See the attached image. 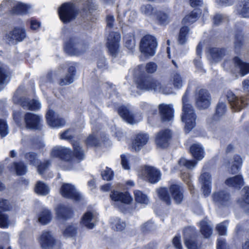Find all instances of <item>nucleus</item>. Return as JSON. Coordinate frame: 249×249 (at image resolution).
I'll return each mask as SVG.
<instances>
[{
  "label": "nucleus",
  "mask_w": 249,
  "mask_h": 249,
  "mask_svg": "<svg viewBox=\"0 0 249 249\" xmlns=\"http://www.w3.org/2000/svg\"><path fill=\"white\" fill-rule=\"evenodd\" d=\"M7 8L13 14L23 15L26 14L29 9V7L21 2L14 0L3 1L0 5V12L2 8Z\"/></svg>",
  "instance_id": "1a4fd4ad"
},
{
  "label": "nucleus",
  "mask_w": 249,
  "mask_h": 249,
  "mask_svg": "<svg viewBox=\"0 0 249 249\" xmlns=\"http://www.w3.org/2000/svg\"><path fill=\"white\" fill-rule=\"evenodd\" d=\"M170 191L175 202L180 203L183 199L182 188L178 185H172L170 188Z\"/></svg>",
  "instance_id": "2f4dec72"
},
{
  "label": "nucleus",
  "mask_w": 249,
  "mask_h": 249,
  "mask_svg": "<svg viewBox=\"0 0 249 249\" xmlns=\"http://www.w3.org/2000/svg\"><path fill=\"white\" fill-rule=\"evenodd\" d=\"M76 2L82 5V10L83 13H85L86 16H88L95 7L92 0H76Z\"/></svg>",
  "instance_id": "e433bc0d"
},
{
  "label": "nucleus",
  "mask_w": 249,
  "mask_h": 249,
  "mask_svg": "<svg viewBox=\"0 0 249 249\" xmlns=\"http://www.w3.org/2000/svg\"><path fill=\"white\" fill-rule=\"evenodd\" d=\"M243 160L238 155H234L232 159L229 162L228 167L230 168V172L232 174L237 173L241 168Z\"/></svg>",
  "instance_id": "7c9ffc66"
},
{
  "label": "nucleus",
  "mask_w": 249,
  "mask_h": 249,
  "mask_svg": "<svg viewBox=\"0 0 249 249\" xmlns=\"http://www.w3.org/2000/svg\"><path fill=\"white\" fill-rule=\"evenodd\" d=\"M6 37L9 41H21L26 37L25 31L22 28H15L7 35Z\"/></svg>",
  "instance_id": "bb28decb"
},
{
  "label": "nucleus",
  "mask_w": 249,
  "mask_h": 249,
  "mask_svg": "<svg viewBox=\"0 0 249 249\" xmlns=\"http://www.w3.org/2000/svg\"><path fill=\"white\" fill-rule=\"evenodd\" d=\"M140 11L142 14L149 18L153 17L156 12L150 4L142 5L140 8Z\"/></svg>",
  "instance_id": "de8ad7c7"
},
{
  "label": "nucleus",
  "mask_w": 249,
  "mask_h": 249,
  "mask_svg": "<svg viewBox=\"0 0 249 249\" xmlns=\"http://www.w3.org/2000/svg\"><path fill=\"white\" fill-rule=\"evenodd\" d=\"M46 117L48 124L52 127H60L65 124V120L60 118L53 110H49Z\"/></svg>",
  "instance_id": "412c9836"
},
{
  "label": "nucleus",
  "mask_w": 249,
  "mask_h": 249,
  "mask_svg": "<svg viewBox=\"0 0 249 249\" xmlns=\"http://www.w3.org/2000/svg\"><path fill=\"white\" fill-rule=\"evenodd\" d=\"M226 96L231 108L235 111H240L248 104L245 98H239L230 90L227 91Z\"/></svg>",
  "instance_id": "4468645a"
},
{
  "label": "nucleus",
  "mask_w": 249,
  "mask_h": 249,
  "mask_svg": "<svg viewBox=\"0 0 249 249\" xmlns=\"http://www.w3.org/2000/svg\"><path fill=\"white\" fill-rule=\"evenodd\" d=\"M14 166L18 175H24L27 172V168L22 162H15Z\"/></svg>",
  "instance_id": "5fc2aeb1"
},
{
  "label": "nucleus",
  "mask_w": 249,
  "mask_h": 249,
  "mask_svg": "<svg viewBox=\"0 0 249 249\" xmlns=\"http://www.w3.org/2000/svg\"><path fill=\"white\" fill-rule=\"evenodd\" d=\"M211 176L209 173L204 172L199 177V181L202 184V190L204 195L208 196L211 192Z\"/></svg>",
  "instance_id": "a878e982"
},
{
  "label": "nucleus",
  "mask_w": 249,
  "mask_h": 249,
  "mask_svg": "<svg viewBox=\"0 0 249 249\" xmlns=\"http://www.w3.org/2000/svg\"><path fill=\"white\" fill-rule=\"evenodd\" d=\"M130 156L128 154H122L121 156V164L123 168L125 170L130 169V164L129 163V159Z\"/></svg>",
  "instance_id": "052dcab7"
},
{
  "label": "nucleus",
  "mask_w": 249,
  "mask_h": 249,
  "mask_svg": "<svg viewBox=\"0 0 249 249\" xmlns=\"http://www.w3.org/2000/svg\"><path fill=\"white\" fill-rule=\"evenodd\" d=\"M160 198L165 202L167 205L171 203V199L166 188H161L157 190Z\"/></svg>",
  "instance_id": "49530a36"
},
{
  "label": "nucleus",
  "mask_w": 249,
  "mask_h": 249,
  "mask_svg": "<svg viewBox=\"0 0 249 249\" xmlns=\"http://www.w3.org/2000/svg\"><path fill=\"white\" fill-rule=\"evenodd\" d=\"M35 190L37 194L41 196H46L50 192L49 187L45 183L41 181H39L36 183Z\"/></svg>",
  "instance_id": "c03bdc74"
},
{
  "label": "nucleus",
  "mask_w": 249,
  "mask_h": 249,
  "mask_svg": "<svg viewBox=\"0 0 249 249\" xmlns=\"http://www.w3.org/2000/svg\"><path fill=\"white\" fill-rule=\"evenodd\" d=\"M157 23L162 25L167 24L170 21V18L168 15L161 11H157L154 15Z\"/></svg>",
  "instance_id": "a19ab883"
},
{
  "label": "nucleus",
  "mask_w": 249,
  "mask_h": 249,
  "mask_svg": "<svg viewBox=\"0 0 249 249\" xmlns=\"http://www.w3.org/2000/svg\"><path fill=\"white\" fill-rule=\"evenodd\" d=\"M214 202L218 205H226L230 200L229 194L224 191L215 192L213 195Z\"/></svg>",
  "instance_id": "c756f323"
},
{
  "label": "nucleus",
  "mask_w": 249,
  "mask_h": 249,
  "mask_svg": "<svg viewBox=\"0 0 249 249\" xmlns=\"http://www.w3.org/2000/svg\"><path fill=\"white\" fill-rule=\"evenodd\" d=\"M102 176L104 180H110L113 177V172L110 168L106 167V169L102 172Z\"/></svg>",
  "instance_id": "e2e57ef3"
},
{
  "label": "nucleus",
  "mask_w": 249,
  "mask_h": 249,
  "mask_svg": "<svg viewBox=\"0 0 249 249\" xmlns=\"http://www.w3.org/2000/svg\"><path fill=\"white\" fill-rule=\"evenodd\" d=\"M125 46L129 50L132 51L135 47V40L133 33H130L124 36Z\"/></svg>",
  "instance_id": "a18cd8bd"
},
{
  "label": "nucleus",
  "mask_w": 249,
  "mask_h": 249,
  "mask_svg": "<svg viewBox=\"0 0 249 249\" xmlns=\"http://www.w3.org/2000/svg\"><path fill=\"white\" fill-rule=\"evenodd\" d=\"M231 62L230 61H225L223 63L224 68L226 70H232L234 68L241 76H244L249 73V63L244 62L239 57L235 56L233 58L232 65H231Z\"/></svg>",
  "instance_id": "6e6552de"
},
{
  "label": "nucleus",
  "mask_w": 249,
  "mask_h": 249,
  "mask_svg": "<svg viewBox=\"0 0 249 249\" xmlns=\"http://www.w3.org/2000/svg\"><path fill=\"white\" fill-rule=\"evenodd\" d=\"M182 101L183 107L181 120L185 123V131L189 132L196 125V115L193 107L188 104L187 90L183 96Z\"/></svg>",
  "instance_id": "7ed1b4c3"
},
{
  "label": "nucleus",
  "mask_w": 249,
  "mask_h": 249,
  "mask_svg": "<svg viewBox=\"0 0 249 249\" xmlns=\"http://www.w3.org/2000/svg\"><path fill=\"white\" fill-rule=\"evenodd\" d=\"M75 68L73 66H70L65 77L62 79L59 83L61 86L70 84L73 82L74 75H75Z\"/></svg>",
  "instance_id": "4c0bfd02"
},
{
  "label": "nucleus",
  "mask_w": 249,
  "mask_h": 249,
  "mask_svg": "<svg viewBox=\"0 0 249 249\" xmlns=\"http://www.w3.org/2000/svg\"><path fill=\"white\" fill-rule=\"evenodd\" d=\"M244 44V37L242 34H237L235 36L234 47L236 50L240 49Z\"/></svg>",
  "instance_id": "680f3d73"
},
{
  "label": "nucleus",
  "mask_w": 249,
  "mask_h": 249,
  "mask_svg": "<svg viewBox=\"0 0 249 249\" xmlns=\"http://www.w3.org/2000/svg\"><path fill=\"white\" fill-rule=\"evenodd\" d=\"M225 184L230 187L240 188L244 185V181L241 175H237L232 178H228L226 180Z\"/></svg>",
  "instance_id": "72a5a7b5"
},
{
  "label": "nucleus",
  "mask_w": 249,
  "mask_h": 249,
  "mask_svg": "<svg viewBox=\"0 0 249 249\" xmlns=\"http://www.w3.org/2000/svg\"><path fill=\"white\" fill-rule=\"evenodd\" d=\"M201 13L198 10H194L189 14L186 15L182 19L183 24H190L195 22L200 17Z\"/></svg>",
  "instance_id": "58836bf2"
},
{
  "label": "nucleus",
  "mask_w": 249,
  "mask_h": 249,
  "mask_svg": "<svg viewBox=\"0 0 249 249\" xmlns=\"http://www.w3.org/2000/svg\"><path fill=\"white\" fill-rule=\"evenodd\" d=\"M216 2L221 6H228L233 4V0H216ZM236 13L244 18H249V0H238L236 5Z\"/></svg>",
  "instance_id": "39448f33"
},
{
  "label": "nucleus",
  "mask_w": 249,
  "mask_h": 249,
  "mask_svg": "<svg viewBox=\"0 0 249 249\" xmlns=\"http://www.w3.org/2000/svg\"><path fill=\"white\" fill-rule=\"evenodd\" d=\"M9 132L7 124L3 119H0V135L1 137L6 136Z\"/></svg>",
  "instance_id": "bf43d9fd"
},
{
  "label": "nucleus",
  "mask_w": 249,
  "mask_h": 249,
  "mask_svg": "<svg viewBox=\"0 0 249 249\" xmlns=\"http://www.w3.org/2000/svg\"><path fill=\"white\" fill-rule=\"evenodd\" d=\"M149 138V136L147 133H138L136 135V136L133 141L132 149L135 151H139L147 143Z\"/></svg>",
  "instance_id": "5701e85b"
},
{
  "label": "nucleus",
  "mask_w": 249,
  "mask_h": 249,
  "mask_svg": "<svg viewBox=\"0 0 249 249\" xmlns=\"http://www.w3.org/2000/svg\"><path fill=\"white\" fill-rule=\"evenodd\" d=\"M42 121L41 116L31 113H27L24 116V122L26 126L30 129H40Z\"/></svg>",
  "instance_id": "f3484780"
},
{
  "label": "nucleus",
  "mask_w": 249,
  "mask_h": 249,
  "mask_svg": "<svg viewBox=\"0 0 249 249\" xmlns=\"http://www.w3.org/2000/svg\"><path fill=\"white\" fill-rule=\"evenodd\" d=\"M171 138V133L170 130L167 129L161 130L156 136V143L160 147H166L168 145Z\"/></svg>",
  "instance_id": "4be33fe9"
},
{
  "label": "nucleus",
  "mask_w": 249,
  "mask_h": 249,
  "mask_svg": "<svg viewBox=\"0 0 249 249\" xmlns=\"http://www.w3.org/2000/svg\"><path fill=\"white\" fill-rule=\"evenodd\" d=\"M158 43L156 38L151 35H146L141 39L140 50L145 56H153L156 53Z\"/></svg>",
  "instance_id": "423d86ee"
},
{
  "label": "nucleus",
  "mask_w": 249,
  "mask_h": 249,
  "mask_svg": "<svg viewBox=\"0 0 249 249\" xmlns=\"http://www.w3.org/2000/svg\"><path fill=\"white\" fill-rule=\"evenodd\" d=\"M55 213L59 219H65L70 217L71 211L69 208L63 205H59L55 208Z\"/></svg>",
  "instance_id": "f704fd0d"
},
{
  "label": "nucleus",
  "mask_w": 249,
  "mask_h": 249,
  "mask_svg": "<svg viewBox=\"0 0 249 249\" xmlns=\"http://www.w3.org/2000/svg\"><path fill=\"white\" fill-rule=\"evenodd\" d=\"M77 226L76 225H71L67 226L63 231V234L66 237H73L77 233Z\"/></svg>",
  "instance_id": "3c124183"
},
{
  "label": "nucleus",
  "mask_w": 249,
  "mask_h": 249,
  "mask_svg": "<svg viewBox=\"0 0 249 249\" xmlns=\"http://www.w3.org/2000/svg\"><path fill=\"white\" fill-rule=\"evenodd\" d=\"M184 243L188 249H198V246L196 241V236L194 229L191 227L184 229Z\"/></svg>",
  "instance_id": "aec40b11"
},
{
  "label": "nucleus",
  "mask_w": 249,
  "mask_h": 249,
  "mask_svg": "<svg viewBox=\"0 0 249 249\" xmlns=\"http://www.w3.org/2000/svg\"><path fill=\"white\" fill-rule=\"evenodd\" d=\"M134 197L136 202L141 204L147 205L149 203V198L146 195L139 190L134 192Z\"/></svg>",
  "instance_id": "79ce46f5"
},
{
  "label": "nucleus",
  "mask_w": 249,
  "mask_h": 249,
  "mask_svg": "<svg viewBox=\"0 0 249 249\" xmlns=\"http://www.w3.org/2000/svg\"><path fill=\"white\" fill-rule=\"evenodd\" d=\"M60 19L64 23H68L75 18L76 11L75 5L71 3H65L61 5L58 10Z\"/></svg>",
  "instance_id": "9d476101"
},
{
  "label": "nucleus",
  "mask_w": 249,
  "mask_h": 249,
  "mask_svg": "<svg viewBox=\"0 0 249 249\" xmlns=\"http://www.w3.org/2000/svg\"><path fill=\"white\" fill-rule=\"evenodd\" d=\"M190 151L193 157L197 160H201L204 157V148L199 143L193 144Z\"/></svg>",
  "instance_id": "473e14b6"
},
{
  "label": "nucleus",
  "mask_w": 249,
  "mask_h": 249,
  "mask_svg": "<svg viewBox=\"0 0 249 249\" xmlns=\"http://www.w3.org/2000/svg\"><path fill=\"white\" fill-rule=\"evenodd\" d=\"M110 197L114 202L113 205L117 207L119 204H130L133 200L128 193H123L115 190L111 192Z\"/></svg>",
  "instance_id": "ddd939ff"
},
{
  "label": "nucleus",
  "mask_w": 249,
  "mask_h": 249,
  "mask_svg": "<svg viewBox=\"0 0 249 249\" xmlns=\"http://www.w3.org/2000/svg\"><path fill=\"white\" fill-rule=\"evenodd\" d=\"M121 35L117 32H111L107 36V46L109 53L113 56H116L119 52Z\"/></svg>",
  "instance_id": "f8f14e48"
},
{
  "label": "nucleus",
  "mask_w": 249,
  "mask_h": 249,
  "mask_svg": "<svg viewBox=\"0 0 249 249\" xmlns=\"http://www.w3.org/2000/svg\"><path fill=\"white\" fill-rule=\"evenodd\" d=\"M60 192L63 197L75 201L80 200L82 197L75 187L71 184H63L61 186Z\"/></svg>",
  "instance_id": "dca6fc26"
},
{
  "label": "nucleus",
  "mask_w": 249,
  "mask_h": 249,
  "mask_svg": "<svg viewBox=\"0 0 249 249\" xmlns=\"http://www.w3.org/2000/svg\"><path fill=\"white\" fill-rule=\"evenodd\" d=\"M207 52L209 53V59L212 62H219L226 54L224 49L217 48H210Z\"/></svg>",
  "instance_id": "cd10ccee"
},
{
  "label": "nucleus",
  "mask_w": 249,
  "mask_h": 249,
  "mask_svg": "<svg viewBox=\"0 0 249 249\" xmlns=\"http://www.w3.org/2000/svg\"><path fill=\"white\" fill-rule=\"evenodd\" d=\"M73 146V154L69 148L61 146H56L51 151L52 157L58 158L62 161L70 164L68 167H63L65 170H71L72 168V164L80 162L84 158V152L79 143H74Z\"/></svg>",
  "instance_id": "f257e3e1"
},
{
  "label": "nucleus",
  "mask_w": 249,
  "mask_h": 249,
  "mask_svg": "<svg viewBox=\"0 0 249 249\" xmlns=\"http://www.w3.org/2000/svg\"><path fill=\"white\" fill-rule=\"evenodd\" d=\"M38 241L43 249L58 248L60 245L59 241L54 238L51 232L46 231L38 237Z\"/></svg>",
  "instance_id": "9b49d317"
},
{
  "label": "nucleus",
  "mask_w": 249,
  "mask_h": 249,
  "mask_svg": "<svg viewBox=\"0 0 249 249\" xmlns=\"http://www.w3.org/2000/svg\"><path fill=\"white\" fill-rule=\"evenodd\" d=\"M52 218L50 211L46 208H43L38 215V221L43 225H46L49 223Z\"/></svg>",
  "instance_id": "ea45409f"
},
{
  "label": "nucleus",
  "mask_w": 249,
  "mask_h": 249,
  "mask_svg": "<svg viewBox=\"0 0 249 249\" xmlns=\"http://www.w3.org/2000/svg\"><path fill=\"white\" fill-rule=\"evenodd\" d=\"M196 104L201 109L208 108L211 104V97L207 90L202 89L196 96Z\"/></svg>",
  "instance_id": "6ab92c4d"
},
{
  "label": "nucleus",
  "mask_w": 249,
  "mask_h": 249,
  "mask_svg": "<svg viewBox=\"0 0 249 249\" xmlns=\"http://www.w3.org/2000/svg\"><path fill=\"white\" fill-rule=\"evenodd\" d=\"M144 67L140 65L134 70V75L137 88L142 90H153L167 94L161 84L150 77L144 76Z\"/></svg>",
  "instance_id": "f03ea898"
},
{
  "label": "nucleus",
  "mask_w": 249,
  "mask_h": 249,
  "mask_svg": "<svg viewBox=\"0 0 249 249\" xmlns=\"http://www.w3.org/2000/svg\"><path fill=\"white\" fill-rule=\"evenodd\" d=\"M118 112L124 120L131 124H135L142 120L141 115L139 114H132L124 106L119 107Z\"/></svg>",
  "instance_id": "2eb2a0df"
},
{
  "label": "nucleus",
  "mask_w": 249,
  "mask_h": 249,
  "mask_svg": "<svg viewBox=\"0 0 249 249\" xmlns=\"http://www.w3.org/2000/svg\"><path fill=\"white\" fill-rule=\"evenodd\" d=\"M228 222L226 221L221 222L216 227V230L219 235H225L227 234V228Z\"/></svg>",
  "instance_id": "13d9d810"
},
{
  "label": "nucleus",
  "mask_w": 249,
  "mask_h": 249,
  "mask_svg": "<svg viewBox=\"0 0 249 249\" xmlns=\"http://www.w3.org/2000/svg\"><path fill=\"white\" fill-rule=\"evenodd\" d=\"M21 88H19L15 93L13 100L15 104L21 106L24 109L31 110H38L41 108V103L36 99L30 100L29 98L21 97Z\"/></svg>",
  "instance_id": "20e7f679"
},
{
  "label": "nucleus",
  "mask_w": 249,
  "mask_h": 249,
  "mask_svg": "<svg viewBox=\"0 0 249 249\" xmlns=\"http://www.w3.org/2000/svg\"><path fill=\"white\" fill-rule=\"evenodd\" d=\"M159 112L162 120L171 121L174 117V110L172 105L161 104L159 106Z\"/></svg>",
  "instance_id": "b1692460"
},
{
  "label": "nucleus",
  "mask_w": 249,
  "mask_h": 249,
  "mask_svg": "<svg viewBox=\"0 0 249 249\" xmlns=\"http://www.w3.org/2000/svg\"><path fill=\"white\" fill-rule=\"evenodd\" d=\"M52 82L51 75L48 74L46 77H42L40 79L39 85L42 89L44 87H49V85Z\"/></svg>",
  "instance_id": "69168bd1"
},
{
  "label": "nucleus",
  "mask_w": 249,
  "mask_h": 249,
  "mask_svg": "<svg viewBox=\"0 0 249 249\" xmlns=\"http://www.w3.org/2000/svg\"><path fill=\"white\" fill-rule=\"evenodd\" d=\"M74 136L73 129H70L62 133L60 138L62 140H71Z\"/></svg>",
  "instance_id": "338daca9"
},
{
  "label": "nucleus",
  "mask_w": 249,
  "mask_h": 249,
  "mask_svg": "<svg viewBox=\"0 0 249 249\" xmlns=\"http://www.w3.org/2000/svg\"><path fill=\"white\" fill-rule=\"evenodd\" d=\"M10 71L5 64L0 63V91L10 80Z\"/></svg>",
  "instance_id": "c85d7f7f"
},
{
  "label": "nucleus",
  "mask_w": 249,
  "mask_h": 249,
  "mask_svg": "<svg viewBox=\"0 0 249 249\" xmlns=\"http://www.w3.org/2000/svg\"><path fill=\"white\" fill-rule=\"evenodd\" d=\"M181 178L184 180V181H185L186 183L188 184L191 193L193 194L194 187L192 185L191 175L188 173H184L183 174H182Z\"/></svg>",
  "instance_id": "0e129e2a"
},
{
  "label": "nucleus",
  "mask_w": 249,
  "mask_h": 249,
  "mask_svg": "<svg viewBox=\"0 0 249 249\" xmlns=\"http://www.w3.org/2000/svg\"><path fill=\"white\" fill-rule=\"evenodd\" d=\"M98 218V213L95 211H88L82 216L81 223L87 228L92 229L95 227Z\"/></svg>",
  "instance_id": "a211bd4d"
},
{
  "label": "nucleus",
  "mask_w": 249,
  "mask_h": 249,
  "mask_svg": "<svg viewBox=\"0 0 249 249\" xmlns=\"http://www.w3.org/2000/svg\"><path fill=\"white\" fill-rule=\"evenodd\" d=\"M10 224V221L7 214L0 212V227L7 228Z\"/></svg>",
  "instance_id": "6e6d98bb"
},
{
  "label": "nucleus",
  "mask_w": 249,
  "mask_h": 249,
  "mask_svg": "<svg viewBox=\"0 0 249 249\" xmlns=\"http://www.w3.org/2000/svg\"><path fill=\"white\" fill-rule=\"evenodd\" d=\"M86 43L78 41L77 38H71L65 44V52L70 55H78L85 53L88 49Z\"/></svg>",
  "instance_id": "0eeeda50"
},
{
  "label": "nucleus",
  "mask_w": 249,
  "mask_h": 249,
  "mask_svg": "<svg viewBox=\"0 0 249 249\" xmlns=\"http://www.w3.org/2000/svg\"><path fill=\"white\" fill-rule=\"evenodd\" d=\"M112 227L117 231H122L125 227V224L120 218L116 217L111 220Z\"/></svg>",
  "instance_id": "864d4df0"
},
{
  "label": "nucleus",
  "mask_w": 249,
  "mask_h": 249,
  "mask_svg": "<svg viewBox=\"0 0 249 249\" xmlns=\"http://www.w3.org/2000/svg\"><path fill=\"white\" fill-rule=\"evenodd\" d=\"M189 32V29L187 26H183L180 30L178 42L180 44H184L187 41V36Z\"/></svg>",
  "instance_id": "8fccbe9b"
},
{
  "label": "nucleus",
  "mask_w": 249,
  "mask_h": 249,
  "mask_svg": "<svg viewBox=\"0 0 249 249\" xmlns=\"http://www.w3.org/2000/svg\"><path fill=\"white\" fill-rule=\"evenodd\" d=\"M171 81L172 82L174 87L179 89L183 85V80L180 74L178 72H173L171 76Z\"/></svg>",
  "instance_id": "09e8293b"
},
{
  "label": "nucleus",
  "mask_w": 249,
  "mask_h": 249,
  "mask_svg": "<svg viewBox=\"0 0 249 249\" xmlns=\"http://www.w3.org/2000/svg\"><path fill=\"white\" fill-rule=\"evenodd\" d=\"M197 162L194 160H190L186 159L185 158H181L178 161V164L180 166L185 167L187 169H192L196 166Z\"/></svg>",
  "instance_id": "603ef678"
},
{
  "label": "nucleus",
  "mask_w": 249,
  "mask_h": 249,
  "mask_svg": "<svg viewBox=\"0 0 249 249\" xmlns=\"http://www.w3.org/2000/svg\"><path fill=\"white\" fill-rule=\"evenodd\" d=\"M242 199L243 201L249 204V187L245 186L242 190Z\"/></svg>",
  "instance_id": "774afa93"
},
{
  "label": "nucleus",
  "mask_w": 249,
  "mask_h": 249,
  "mask_svg": "<svg viewBox=\"0 0 249 249\" xmlns=\"http://www.w3.org/2000/svg\"><path fill=\"white\" fill-rule=\"evenodd\" d=\"M94 130V128H93ZM100 133L95 132L94 130L91 134H90L86 141V144L88 146H97L100 144L101 141H104L103 138L102 137H99Z\"/></svg>",
  "instance_id": "c9c22d12"
},
{
  "label": "nucleus",
  "mask_w": 249,
  "mask_h": 249,
  "mask_svg": "<svg viewBox=\"0 0 249 249\" xmlns=\"http://www.w3.org/2000/svg\"><path fill=\"white\" fill-rule=\"evenodd\" d=\"M144 173L146 179L151 183H156L160 179V171L154 167H145Z\"/></svg>",
  "instance_id": "393cba45"
},
{
  "label": "nucleus",
  "mask_w": 249,
  "mask_h": 249,
  "mask_svg": "<svg viewBox=\"0 0 249 249\" xmlns=\"http://www.w3.org/2000/svg\"><path fill=\"white\" fill-rule=\"evenodd\" d=\"M227 110L226 104L224 102H219L216 107V117H220L224 115Z\"/></svg>",
  "instance_id": "4d7b16f0"
},
{
  "label": "nucleus",
  "mask_w": 249,
  "mask_h": 249,
  "mask_svg": "<svg viewBox=\"0 0 249 249\" xmlns=\"http://www.w3.org/2000/svg\"><path fill=\"white\" fill-rule=\"evenodd\" d=\"M200 229L201 233L205 238H208L212 233V227L208 224L205 220L201 221L200 223Z\"/></svg>",
  "instance_id": "37998d69"
}]
</instances>
